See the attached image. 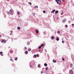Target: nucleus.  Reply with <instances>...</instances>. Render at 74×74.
Here are the masks:
<instances>
[{"mask_svg": "<svg viewBox=\"0 0 74 74\" xmlns=\"http://www.w3.org/2000/svg\"><path fill=\"white\" fill-rule=\"evenodd\" d=\"M1 53H3L2 52H0V54L1 55V56H3V55L2 54H1Z\"/></svg>", "mask_w": 74, "mask_h": 74, "instance_id": "obj_14", "label": "nucleus"}, {"mask_svg": "<svg viewBox=\"0 0 74 74\" xmlns=\"http://www.w3.org/2000/svg\"><path fill=\"white\" fill-rule=\"evenodd\" d=\"M11 32H12V31H11Z\"/></svg>", "mask_w": 74, "mask_h": 74, "instance_id": "obj_56", "label": "nucleus"}, {"mask_svg": "<svg viewBox=\"0 0 74 74\" xmlns=\"http://www.w3.org/2000/svg\"><path fill=\"white\" fill-rule=\"evenodd\" d=\"M69 73L70 74H73V70H70L69 71Z\"/></svg>", "mask_w": 74, "mask_h": 74, "instance_id": "obj_4", "label": "nucleus"}, {"mask_svg": "<svg viewBox=\"0 0 74 74\" xmlns=\"http://www.w3.org/2000/svg\"><path fill=\"white\" fill-rule=\"evenodd\" d=\"M45 66H47V64H44Z\"/></svg>", "mask_w": 74, "mask_h": 74, "instance_id": "obj_19", "label": "nucleus"}, {"mask_svg": "<svg viewBox=\"0 0 74 74\" xmlns=\"http://www.w3.org/2000/svg\"><path fill=\"white\" fill-rule=\"evenodd\" d=\"M56 40H57V41H58L59 40V39L58 38H56Z\"/></svg>", "mask_w": 74, "mask_h": 74, "instance_id": "obj_15", "label": "nucleus"}, {"mask_svg": "<svg viewBox=\"0 0 74 74\" xmlns=\"http://www.w3.org/2000/svg\"><path fill=\"white\" fill-rule=\"evenodd\" d=\"M17 14H18V15H19V12H18V11L17 12Z\"/></svg>", "mask_w": 74, "mask_h": 74, "instance_id": "obj_32", "label": "nucleus"}, {"mask_svg": "<svg viewBox=\"0 0 74 74\" xmlns=\"http://www.w3.org/2000/svg\"><path fill=\"white\" fill-rule=\"evenodd\" d=\"M11 34H12L11 33L10 34V35H11Z\"/></svg>", "mask_w": 74, "mask_h": 74, "instance_id": "obj_49", "label": "nucleus"}, {"mask_svg": "<svg viewBox=\"0 0 74 74\" xmlns=\"http://www.w3.org/2000/svg\"><path fill=\"white\" fill-rule=\"evenodd\" d=\"M59 18V17L57 18V19H58Z\"/></svg>", "mask_w": 74, "mask_h": 74, "instance_id": "obj_55", "label": "nucleus"}, {"mask_svg": "<svg viewBox=\"0 0 74 74\" xmlns=\"http://www.w3.org/2000/svg\"><path fill=\"white\" fill-rule=\"evenodd\" d=\"M25 49H27V48L25 47Z\"/></svg>", "mask_w": 74, "mask_h": 74, "instance_id": "obj_39", "label": "nucleus"}, {"mask_svg": "<svg viewBox=\"0 0 74 74\" xmlns=\"http://www.w3.org/2000/svg\"><path fill=\"white\" fill-rule=\"evenodd\" d=\"M29 4L30 5H32V3H30Z\"/></svg>", "mask_w": 74, "mask_h": 74, "instance_id": "obj_40", "label": "nucleus"}, {"mask_svg": "<svg viewBox=\"0 0 74 74\" xmlns=\"http://www.w3.org/2000/svg\"><path fill=\"white\" fill-rule=\"evenodd\" d=\"M51 38H52L53 40V39H54V37L52 36L51 37Z\"/></svg>", "mask_w": 74, "mask_h": 74, "instance_id": "obj_23", "label": "nucleus"}, {"mask_svg": "<svg viewBox=\"0 0 74 74\" xmlns=\"http://www.w3.org/2000/svg\"><path fill=\"white\" fill-rule=\"evenodd\" d=\"M56 11L55 10H52L51 12V13H53V12H54Z\"/></svg>", "mask_w": 74, "mask_h": 74, "instance_id": "obj_8", "label": "nucleus"}, {"mask_svg": "<svg viewBox=\"0 0 74 74\" xmlns=\"http://www.w3.org/2000/svg\"><path fill=\"white\" fill-rule=\"evenodd\" d=\"M53 62H54V63H56V60L55 61V60H53Z\"/></svg>", "mask_w": 74, "mask_h": 74, "instance_id": "obj_17", "label": "nucleus"}, {"mask_svg": "<svg viewBox=\"0 0 74 74\" xmlns=\"http://www.w3.org/2000/svg\"><path fill=\"white\" fill-rule=\"evenodd\" d=\"M14 64H13L12 65V66H13V65H14Z\"/></svg>", "mask_w": 74, "mask_h": 74, "instance_id": "obj_52", "label": "nucleus"}, {"mask_svg": "<svg viewBox=\"0 0 74 74\" xmlns=\"http://www.w3.org/2000/svg\"><path fill=\"white\" fill-rule=\"evenodd\" d=\"M62 60H63V61H64V58H62Z\"/></svg>", "mask_w": 74, "mask_h": 74, "instance_id": "obj_30", "label": "nucleus"}, {"mask_svg": "<svg viewBox=\"0 0 74 74\" xmlns=\"http://www.w3.org/2000/svg\"><path fill=\"white\" fill-rule=\"evenodd\" d=\"M73 5L74 6V4H73Z\"/></svg>", "mask_w": 74, "mask_h": 74, "instance_id": "obj_54", "label": "nucleus"}, {"mask_svg": "<svg viewBox=\"0 0 74 74\" xmlns=\"http://www.w3.org/2000/svg\"><path fill=\"white\" fill-rule=\"evenodd\" d=\"M27 44L28 45H29V44H30V42L28 41L27 43Z\"/></svg>", "mask_w": 74, "mask_h": 74, "instance_id": "obj_10", "label": "nucleus"}, {"mask_svg": "<svg viewBox=\"0 0 74 74\" xmlns=\"http://www.w3.org/2000/svg\"><path fill=\"white\" fill-rule=\"evenodd\" d=\"M34 56H35V58H36V54H35L34 55Z\"/></svg>", "mask_w": 74, "mask_h": 74, "instance_id": "obj_35", "label": "nucleus"}, {"mask_svg": "<svg viewBox=\"0 0 74 74\" xmlns=\"http://www.w3.org/2000/svg\"><path fill=\"white\" fill-rule=\"evenodd\" d=\"M1 37V35H0V37Z\"/></svg>", "mask_w": 74, "mask_h": 74, "instance_id": "obj_50", "label": "nucleus"}, {"mask_svg": "<svg viewBox=\"0 0 74 74\" xmlns=\"http://www.w3.org/2000/svg\"><path fill=\"white\" fill-rule=\"evenodd\" d=\"M10 61H12L13 62L14 61L12 60V58H11L10 59Z\"/></svg>", "mask_w": 74, "mask_h": 74, "instance_id": "obj_25", "label": "nucleus"}, {"mask_svg": "<svg viewBox=\"0 0 74 74\" xmlns=\"http://www.w3.org/2000/svg\"><path fill=\"white\" fill-rule=\"evenodd\" d=\"M30 67H32V65H30Z\"/></svg>", "mask_w": 74, "mask_h": 74, "instance_id": "obj_47", "label": "nucleus"}, {"mask_svg": "<svg viewBox=\"0 0 74 74\" xmlns=\"http://www.w3.org/2000/svg\"><path fill=\"white\" fill-rule=\"evenodd\" d=\"M47 69H48V67H47V68L45 69L46 70H47Z\"/></svg>", "mask_w": 74, "mask_h": 74, "instance_id": "obj_31", "label": "nucleus"}, {"mask_svg": "<svg viewBox=\"0 0 74 74\" xmlns=\"http://www.w3.org/2000/svg\"><path fill=\"white\" fill-rule=\"evenodd\" d=\"M10 15H13L14 14V10L11 9L10 10Z\"/></svg>", "mask_w": 74, "mask_h": 74, "instance_id": "obj_2", "label": "nucleus"}, {"mask_svg": "<svg viewBox=\"0 0 74 74\" xmlns=\"http://www.w3.org/2000/svg\"><path fill=\"white\" fill-rule=\"evenodd\" d=\"M4 42V43H5L6 42V41L5 40H3L1 41V42Z\"/></svg>", "mask_w": 74, "mask_h": 74, "instance_id": "obj_6", "label": "nucleus"}, {"mask_svg": "<svg viewBox=\"0 0 74 74\" xmlns=\"http://www.w3.org/2000/svg\"><path fill=\"white\" fill-rule=\"evenodd\" d=\"M60 33V31H58L57 32V33L58 34H59V33Z\"/></svg>", "mask_w": 74, "mask_h": 74, "instance_id": "obj_18", "label": "nucleus"}, {"mask_svg": "<svg viewBox=\"0 0 74 74\" xmlns=\"http://www.w3.org/2000/svg\"><path fill=\"white\" fill-rule=\"evenodd\" d=\"M69 23H70V21H69Z\"/></svg>", "mask_w": 74, "mask_h": 74, "instance_id": "obj_45", "label": "nucleus"}, {"mask_svg": "<svg viewBox=\"0 0 74 74\" xmlns=\"http://www.w3.org/2000/svg\"><path fill=\"white\" fill-rule=\"evenodd\" d=\"M38 51L39 52L40 51H41V50L40 49H39Z\"/></svg>", "mask_w": 74, "mask_h": 74, "instance_id": "obj_44", "label": "nucleus"}, {"mask_svg": "<svg viewBox=\"0 0 74 74\" xmlns=\"http://www.w3.org/2000/svg\"><path fill=\"white\" fill-rule=\"evenodd\" d=\"M56 1L57 4L59 5H61L62 4V2H61V1L60 0H56Z\"/></svg>", "mask_w": 74, "mask_h": 74, "instance_id": "obj_1", "label": "nucleus"}, {"mask_svg": "<svg viewBox=\"0 0 74 74\" xmlns=\"http://www.w3.org/2000/svg\"><path fill=\"white\" fill-rule=\"evenodd\" d=\"M28 50L29 51H32V49L30 48L28 49Z\"/></svg>", "mask_w": 74, "mask_h": 74, "instance_id": "obj_13", "label": "nucleus"}, {"mask_svg": "<svg viewBox=\"0 0 74 74\" xmlns=\"http://www.w3.org/2000/svg\"><path fill=\"white\" fill-rule=\"evenodd\" d=\"M36 56H37V57H38V55L36 54Z\"/></svg>", "mask_w": 74, "mask_h": 74, "instance_id": "obj_34", "label": "nucleus"}, {"mask_svg": "<svg viewBox=\"0 0 74 74\" xmlns=\"http://www.w3.org/2000/svg\"><path fill=\"white\" fill-rule=\"evenodd\" d=\"M63 12H62V13H61V15H63Z\"/></svg>", "mask_w": 74, "mask_h": 74, "instance_id": "obj_43", "label": "nucleus"}, {"mask_svg": "<svg viewBox=\"0 0 74 74\" xmlns=\"http://www.w3.org/2000/svg\"><path fill=\"white\" fill-rule=\"evenodd\" d=\"M25 53H26V54H27L28 53V51H25Z\"/></svg>", "mask_w": 74, "mask_h": 74, "instance_id": "obj_16", "label": "nucleus"}, {"mask_svg": "<svg viewBox=\"0 0 74 74\" xmlns=\"http://www.w3.org/2000/svg\"><path fill=\"white\" fill-rule=\"evenodd\" d=\"M62 43H64V40H62Z\"/></svg>", "mask_w": 74, "mask_h": 74, "instance_id": "obj_28", "label": "nucleus"}, {"mask_svg": "<svg viewBox=\"0 0 74 74\" xmlns=\"http://www.w3.org/2000/svg\"><path fill=\"white\" fill-rule=\"evenodd\" d=\"M34 64V61L32 60L29 63L30 65H33Z\"/></svg>", "mask_w": 74, "mask_h": 74, "instance_id": "obj_3", "label": "nucleus"}, {"mask_svg": "<svg viewBox=\"0 0 74 74\" xmlns=\"http://www.w3.org/2000/svg\"><path fill=\"white\" fill-rule=\"evenodd\" d=\"M58 10H56V12H55V14H58Z\"/></svg>", "mask_w": 74, "mask_h": 74, "instance_id": "obj_11", "label": "nucleus"}, {"mask_svg": "<svg viewBox=\"0 0 74 74\" xmlns=\"http://www.w3.org/2000/svg\"><path fill=\"white\" fill-rule=\"evenodd\" d=\"M45 33H46L45 32H43V34H45Z\"/></svg>", "mask_w": 74, "mask_h": 74, "instance_id": "obj_33", "label": "nucleus"}, {"mask_svg": "<svg viewBox=\"0 0 74 74\" xmlns=\"http://www.w3.org/2000/svg\"><path fill=\"white\" fill-rule=\"evenodd\" d=\"M32 15L33 16H34V15H35V13H33L32 14Z\"/></svg>", "mask_w": 74, "mask_h": 74, "instance_id": "obj_27", "label": "nucleus"}, {"mask_svg": "<svg viewBox=\"0 0 74 74\" xmlns=\"http://www.w3.org/2000/svg\"><path fill=\"white\" fill-rule=\"evenodd\" d=\"M17 29H18V30H19L21 29V28H20V27H17Z\"/></svg>", "mask_w": 74, "mask_h": 74, "instance_id": "obj_20", "label": "nucleus"}, {"mask_svg": "<svg viewBox=\"0 0 74 74\" xmlns=\"http://www.w3.org/2000/svg\"><path fill=\"white\" fill-rule=\"evenodd\" d=\"M30 3L29 2H28V4H30Z\"/></svg>", "mask_w": 74, "mask_h": 74, "instance_id": "obj_48", "label": "nucleus"}, {"mask_svg": "<svg viewBox=\"0 0 74 74\" xmlns=\"http://www.w3.org/2000/svg\"><path fill=\"white\" fill-rule=\"evenodd\" d=\"M48 25H49V24L48 23Z\"/></svg>", "mask_w": 74, "mask_h": 74, "instance_id": "obj_58", "label": "nucleus"}, {"mask_svg": "<svg viewBox=\"0 0 74 74\" xmlns=\"http://www.w3.org/2000/svg\"><path fill=\"white\" fill-rule=\"evenodd\" d=\"M67 19L66 18H64L63 19V20L62 21V23H65L66 22V21Z\"/></svg>", "mask_w": 74, "mask_h": 74, "instance_id": "obj_5", "label": "nucleus"}, {"mask_svg": "<svg viewBox=\"0 0 74 74\" xmlns=\"http://www.w3.org/2000/svg\"><path fill=\"white\" fill-rule=\"evenodd\" d=\"M44 44H42V45H41V47H43V46H44Z\"/></svg>", "mask_w": 74, "mask_h": 74, "instance_id": "obj_24", "label": "nucleus"}, {"mask_svg": "<svg viewBox=\"0 0 74 74\" xmlns=\"http://www.w3.org/2000/svg\"><path fill=\"white\" fill-rule=\"evenodd\" d=\"M34 8H36V6H35Z\"/></svg>", "mask_w": 74, "mask_h": 74, "instance_id": "obj_46", "label": "nucleus"}, {"mask_svg": "<svg viewBox=\"0 0 74 74\" xmlns=\"http://www.w3.org/2000/svg\"><path fill=\"white\" fill-rule=\"evenodd\" d=\"M63 1H65V0H62Z\"/></svg>", "mask_w": 74, "mask_h": 74, "instance_id": "obj_42", "label": "nucleus"}, {"mask_svg": "<svg viewBox=\"0 0 74 74\" xmlns=\"http://www.w3.org/2000/svg\"><path fill=\"white\" fill-rule=\"evenodd\" d=\"M72 26H74V24H72L71 25Z\"/></svg>", "mask_w": 74, "mask_h": 74, "instance_id": "obj_37", "label": "nucleus"}, {"mask_svg": "<svg viewBox=\"0 0 74 74\" xmlns=\"http://www.w3.org/2000/svg\"><path fill=\"white\" fill-rule=\"evenodd\" d=\"M36 7H37V8H38V6H36Z\"/></svg>", "mask_w": 74, "mask_h": 74, "instance_id": "obj_38", "label": "nucleus"}, {"mask_svg": "<svg viewBox=\"0 0 74 74\" xmlns=\"http://www.w3.org/2000/svg\"><path fill=\"white\" fill-rule=\"evenodd\" d=\"M45 52H47V51H45Z\"/></svg>", "mask_w": 74, "mask_h": 74, "instance_id": "obj_57", "label": "nucleus"}, {"mask_svg": "<svg viewBox=\"0 0 74 74\" xmlns=\"http://www.w3.org/2000/svg\"><path fill=\"white\" fill-rule=\"evenodd\" d=\"M65 26H66V27H68V26L67 25H65Z\"/></svg>", "mask_w": 74, "mask_h": 74, "instance_id": "obj_29", "label": "nucleus"}, {"mask_svg": "<svg viewBox=\"0 0 74 74\" xmlns=\"http://www.w3.org/2000/svg\"><path fill=\"white\" fill-rule=\"evenodd\" d=\"M40 64H39L38 65V67H39V68H40L41 67H40Z\"/></svg>", "mask_w": 74, "mask_h": 74, "instance_id": "obj_26", "label": "nucleus"}, {"mask_svg": "<svg viewBox=\"0 0 74 74\" xmlns=\"http://www.w3.org/2000/svg\"><path fill=\"white\" fill-rule=\"evenodd\" d=\"M43 13H45V11H43Z\"/></svg>", "mask_w": 74, "mask_h": 74, "instance_id": "obj_36", "label": "nucleus"}, {"mask_svg": "<svg viewBox=\"0 0 74 74\" xmlns=\"http://www.w3.org/2000/svg\"><path fill=\"white\" fill-rule=\"evenodd\" d=\"M45 51H46V49H45Z\"/></svg>", "mask_w": 74, "mask_h": 74, "instance_id": "obj_53", "label": "nucleus"}, {"mask_svg": "<svg viewBox=\"0 0 74 74\" xmlns=\"http://www.w3.org/2000/svg\"><path fill=\"white\" fill-rule=\"evenodd\" d=\"M10 53H13V51H12V50H10Z\"/></svg>", "mask_w": 74, "mask_h": 74, "instance_id": "obj_12", "label": "nucleus"}, {"mask_svg": "<svg viewBox=\"0 0 74 74\" xmlns=\"http://www.w3.org/2000/svg\"><path fill=\"white\" fill-rule=\"evenodd\" d=\"M73 64L71 63V64L70 65V67L72 68V67H73Z\"/></svg>", "mask_w": 74, "mask_h": 74, "instance_id": "obj_7", "label": "nucleus"}, {"mask_svg": "<svg viewBox=\"0 0 74 74\" xmlns=\"http://www.w3.org/2000/svg\"><path fill=\"white\" fill-rule=\"evenodd\" d=\"M59 74H60V73H59Z\"/></svg>", "mask_w": 74, "mask_h": 74, "instance_id": "obj_59", "label": "nucleus"}, {"mask_svg": "<svg viewBox=\"0 0 74 74\" xmlns=\"http://www.w3.org/2000/svg\"><path fill=\"white\" fill-rule=\"evenodd\" d=\"M8 14H10V12H8Z\"/></svg>", "mask_w": 74, "mask_h": 74, "instance_id": "obj_51", "label": "nucleus"}, {"mask_svg": "<svg viewBox=\"0 0 74 74\" xmlns=\"http://www.w3.org/2000/svg\"><path fill=\"white\" fill-rule=\"evenodd\" d=\"M42 73H43V71H41V74H42Z\"/></svg>", "mask_w": 74, "mask_h": 74, "instance_id": "obj_41", "label": "nucleus"}, {"mask_svg": "<svg viewBox=\"0 0 74 74\" xmlns=\"http://www.w3.org/2000/svg\"><path fill=\"white\" fill-rule=\"evenodd\" d=\"M41 46H40L39 47L38 49H41Z\"/></svg>", "mask_w": 74, "mask_h": 74, "instance_id": "obj_21", "label": "nucleus"}, {"mask_svg": "<svg viewBox=\"0 0 74 74\" xmlns=\"http://www.w3.org/2000/svg\"><path fill=\"white\" fill-rule=\"evenodd\" d=\"M17 59H18V57H16V58L15 59V60H17Z\"/></svg>", "mask_w": 74, "mask_h": 74, "instance_id": "obj_22", "label": "nucleus"}, {"mask_svg": "<svg viewBox=\"0 0 74 74\" xmlns=\"http://www.w3.org/2000/svg\"><path fill=\"white\" fill-rule=\"evenodd\" d=\"M36 33H37V34H38V31L37 30H36Z\"/></svg>", "mask_w": 74, "mask_h": 74, "instance_id": "obj_9", "label": "nucleus"}]
</instances>
